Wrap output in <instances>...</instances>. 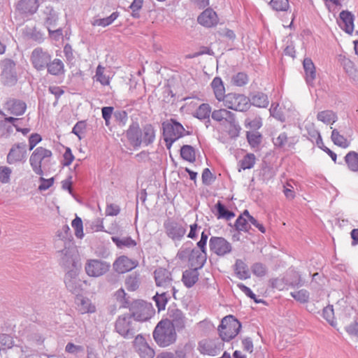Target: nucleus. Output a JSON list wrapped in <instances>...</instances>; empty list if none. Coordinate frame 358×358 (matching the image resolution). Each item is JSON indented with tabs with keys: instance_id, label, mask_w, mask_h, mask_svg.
Instances as JSON below:
<instances>
[{
	"instance_id": "nucleus-20",
	"label": "nucleus",
	"mask_w": 358,
	"mask_h": 358,
	"mask_svg": "<svg viewBox=\"0 0 358 358\" xmlns=\"http://www.w3.org/2000/svg\"><path fill=\"white\" fill-rule=\"evenodd\" d=\"M38 6V0H20L16 6V9L20 14L28 15L35 13Z\"/></svg>"
},
{
	"instance_id": "nucleus-51",
	"label": "nucleus",
	"mask_w": 358,
	"mask_h": 358,
	"mask_svg": "<svg viewBox=\"0 0 358 358\" xmlns=\"http://www.w3.org/2000/svg\"><path fill=\"white\" fill-rule=\"evenodd\" d=\"M104 69V67L99 65L96 68L94 77L96 78V80L99 81L101 85H108L110 84V78L109 76L103 73Z\"/></svg>"
},
{
	"instance_id": "nucleus-26",
	"label": "nucleus",
	"mask_w": 358,
	"mask_h": 358,
	"mask_svg": "<svg viewBox=\"0 0 358 358\" xmlns=\"http://www.w3.org/2000/svg\"><path fill=\"white\" fill-rule=\"evenodd\" d=\"M248 99H250V106L253 105L259 108H266L269 104L267 95L261 92L251 93Z\"/></svg>"
},
{
	"instance_id": "nucleus-12",
	"label": "nucleus",
	"mask_w": 358,
	"mask_h": 358,
	"mask_svg": "<svg viewBox=\"0 0 358 358\" xmlns=\"http://www.w3.org/2000/svg\"><path fill=\"white\" fill-rule=\"evenodd\" d=\"M27 157V144L17 143L12 145L6 157L9 164L24 162Z\"/></svg>"
},
{
	"instance_id": "nucleus-52",
	"label": "nucleus",
	"mask_w": 358,
	"mask_h": 358,
	"mask_svg": "<svg viewBox=\"0 0 358 358\" xmlns=\"http://www.w3.org/2000/svg\"><path fill=\"white\" fill-rule=\"evenodd\" d=\"M291 296L297 301L305 303L309 300V292L306 289L291 292Z\"/></svg>"
},
{
	"instance_id": "nucleus-13",
	"label": "nucleus",
	"mask_w": 358,
	"mask_h": 358,
	"mask_svg": "<svg viewBox=\"0 0 358 358\" xmlns=\"http://www.w3.org/2000/svg\"><path fill=\"white\" fill-rule=\"evenodd\" d=\"M110 268V264L98 259L88 260L85 265V271L88 275L99 277L106 273Z\"/></svg>"
},
{
	"instance_id": "nucleus-15",
	"label": "nucleus",
	"mask_w": 358,
	"mask_h": 358,
	"mask_svg": "<svg viewBox=\"0 0 358 358\" xmlns=\"http://www.w3.org/2000/svg\"><path fill=\"white\" fill-rule=\"evenodd\" d=\"M134 348L135 351L142 358H153L155 356L154 350L149 346L146 342L145 338L141 335L138 334L135 336L133 342Z\"/></svg>"
},
{
	"instance_id": "nucleus-23",
	"label": "nucleus",
	"mask_w": 358,
	"mask_h": 358,
	"mask_svg": "<svg viewBox=\"0 0 358 358\" xmlns=\"http://www.w3.org/2000/svg\"><path fill=\"white\" fill-rule=\"evenodd\" d=\"M170 323L173 329L180 331L185 327V317L182 312L178 309H172L169 311Z\"/></svg>"
},
{
	"instance_id": "nucleus-54",
	"label": "nucleus",
	"mask_w": 358,
	"mask_h": 358,
	"mask_svg": "<svg viewBox=\"0 0 358 358\" xmlns=\"http://www.w3.org/2000/svg\"><path fill=\"white\" fill-rule=\"evenodd\" d=\"M247 139L251 146L256 147L261 143L262 135L257 131H248Z\"/></svg>"
},
{
	"instance_id": "nucleus-33",
	"label": "nucleus",
	"mask_w": 358,
	"mask_h": 358,
	"mask_svg": "<svg viewBox=\"0 0 358 358\" xmlns=\"http://www.w3.org/2000/svg\"><path fill=\"white\" fill-rule=\"evenodd\" d=\"M234 270L236 275L241 280L248 279L250 277L247 264L241 259L236 261Z\"/></svg>"
},
{
	"instance_id": "nucleus-2",
	"label": "nucleus",
	"mask_w": 358,
	"mask_h": 358,
	"mask_svg": "<svg viewBox=\"0 0 358 358\" xmlns=\"http://www.w3.org/2000/svg\"><path fill=\"white\" fill-rule=\"evenodd\" d=\"M138 330L136 322L129 314L120 315L115 322V331L125 339L133 338Z\"/></svg>"
},
{
	"instance_id": "nucleus-10",
	"label": "nucleus",
	"mask_w": 358,
	"mask_h": 358,
	"mask_svg": "<svg viewBox=\"0 0 358 358\" xmlns=\"http://www.w3.org/2000/svg\"><path fill=\"white\" fill-rule=\"evenodd\" d=\"M210 250L217 256L223 257L232 250L231 244L223 237L212 236L209 240Z\"/></svg>"
},
{
	"instance_id": "nucleus-27",
	"label": "nucleus",
	"mask_w": 358,
	"mask_h": 358,
	"mask_svg": "<svg viewBox=\"0 0 358 358\" xmlns=\"http://www.w3.org/2000/svg\"><path fill=\"white\" fill-rule=\"evenodd\" d=\"M303 66L306 73V80L308 85H311L316 78L315 66L310 58H305Z\"/></svg>"
},
{
	"instance_id": "nucleus-39",
	"label": "nucleus",
	"mask_w": 358,
	"mask_h": 358,
	"mask_svg": "<svg viewBox=\"0 0 358 358\" xmlns=\"http://www.w3.org/2000/svg\"><path fill=\"white\" fill-rule=\"evenodd\" d=\"M345 162L350 171H358V153L355 151L348 152L345 157Z\"/></svg>"
},
{
	"instance_id": "nucleus-17",
	"label": "nucleus",
	"mask_w": 358,
	"mask_h": 358,
	"mask_svg": "<svg viewBox=\"0 0 358 358\" xmlns=\"http://www.w3.org/2000/svg\"><path fill=\"white\" fill-rule=\"evenodd\" d=\"M167 236L173 241H180L186 233V228L175 221H168L164 223Z\"/></svg>"
},
{
	"instance_id": "nucleus-49",
	"label": "nucleus",
	"mask_w": 358,
	"mask_h": 358,
	"mask_svg": "<svg viewBox=\"0 0 358 358\" xmlns=\"http://www.w3.org/2000/svg\"><path fill=\"white\" fill-rule=\"evenodd\" d=\"M285 280V284L287 285L292 287L301 285V276L297 272L291 271L289 274H287Z\"/></svg>"
},
{
	"instance_id": "nucleus-56",
	"label": "nucleus",
	"mask_w": 358,
	"mask_h": 358,
	"mask_svg": "<svg viewBox=\"0 0 358 358\" xmlns=\"http://www.w3.org/2000/svg\"><path fill=\"white\" fill-rule=\"evenodd\" d=\"M234 226L237 231H248L250 228L248 220L243 217V215L238 216Z\"/></svg>"
},
{
	"instance_id": "nucleus-46",
	"label": "nucleus",
	"mask_w": 358,
	"mask_h": 358,
	"mask_svg": "<svg viewBox=\"0 0 358 358\" xmlns=\"http://www.w3.org/2000/svg\"><path fill=\"white\" fill-rule=\"evenodd\" d=\"M119 15L117 12L113 13L110 16L102 18V19H96L92 22V25L94 26H101L106 27L110 24H112L114 20H115Z\"/></svg>"
},
{
	"instance_id": "nucleus-55",
	"label": "nucleus",
	"mask_w": 358,
	"mask_h": 358,
	"mask_svg": "<svg viewBox=\"0 0 358 358\" xmlns=\"http://www.w3.org/2000/svg\"><path fill=\"white\" fill-rule=\"evenodd\" d=\"M270 5L276 11H285L289 8L288 0H271Z\"/></svg>"
},
{
	"instance_id": "nucleus-40",
	"label": "nucleus",
	"mask_w": 358,
	"mask_h": 358,
	"mask_svg": "<svg viewBox=\"0 0 358 358\" xmlns=\"http://www.w3.org/2000/svg\"><path fill=\"white\" fill-rule=\"evenodd\" d=\"M317 118L318 120L325 124H332L338 119L336 114L330 110H323L318 113Z\"/></svg>"
},
{
	"instance_id": "nucleus-35",
	"label": "nucleus",
	"mask_w": 358,
	"mask_h": 358,
	"mask_svg": "<svg viewBox=\"0 0 358 358\" xmlns=\"http://www.w3.org/2000/svg\"><path fill=\"white\" fill-rule=\"evenodd\" d=\"M215 208L217 211L216 215L218 219L224 218L227 220H229L235 216L234 213L229 210L220 201H218L215 204Z\"/></svg>"
},
{
	"instance_id": "nucleus-18",
	"label": "nucleus",
	"mask_w": 358,
	"mask_h": 358,
	"mask_svg": "<svg viewBox=\"0 0 358 358\" xmlns=\"http://www.w3.org/2000/svg\"><path fill=\"white\" fill-rule=\"evenodd\" d=\"M126 136L129 142L134 148H136L141 146L142 131L139 127L138 123L132 122L127 131Z\"/></svg>"
},
{
	"instance_id": "nucleus-64",
	"label": "nucleus",
	"mask_w": 358,
	"mask_h": 358,
	"mask_svg": "<svg viewBox=\"0 0 358 358\" xmlns=\"http://www.w3.org/2000/svg\"><path fill=\"white\" fill-rule=\"evenodd\" d=\"M202 182L205 185H210L215 180L213 174L209 169H204L201 176Z\"/></svg>"
},
{
	"instance_id": "nucleus-29",
	"label": "nucleus",
	"mask_w": 358,
	"mask_h": 358,
	"mask_svg": "<svg viewBox=\"0 0 358 358\" xmlns=\"http://www.w3.org/2000/svg\"><path fill=\"white\" fill-rule=\"evenodd\" d=\"M199 280L198 270L190 268L185 270L182 273V281L188 287H192Z\"/></svg>"
},
{
	"instance_id": "nucleus-25",
	"label": "nucleus",
	"mask_w": 358,
	"mask_h": 358,
	"mask_svg": "<svg viewBox=\"0 0 358 358\" xmlns=\"http://www.w3.org/2000/svg\"><path fill=\"white\" fill-rule=\"evenodd\" d=\"M6 106L9 113L15 116L23 115L27 109L25 102L15 99L7 101Z\"/></svg>"
},
{
	"instance_id": "nucleus-57",
	"label": "nucleus",
	"mask_w": 358,
	"mask_h": 358,
	"mask_svg": "<svg viewBox=\"0 0 358 358\" xmlns=\"http://www.w3.org/2000/svg\"><path fill=\"white\" fill-rule=\"evenodd\" d=\"M192 245V243L190 241L187 242L185 244H184L182 248L178 250L177 253V257L183 260L186 259L187 257H189V255L191 252V246Z\"/></svg>"
},
{
	"instance_id": "nucleus-19",
	"label": "nucleus",
	"mask_w": 358,
	"mask_h": 358,
	"mask_svg": "<svg viewBox=\"0 0 358 358\" xmlns=\"http://www.w3.org/2000/svg\"><path fill=\"white\" fill-rule=\"evenodd\" d=\"M197 21L202 26L209 28L218 23V17L212 8H207L199 15Z\"/></svg>"
},
{
	"instance_id": "nucleus-22",
	"label": "nucleus",
	"mask_w": 358,
	"mask_h": 358,
	"mask_svg": "<svg viewBox=\"0 0 358 358\" xmlns=\"http://www.w3.org/2000/svg\"><path fill=\"white\" fill-rule=\"evenodd\" d=\"M339 25L346 33L351 34L354 30V15L348 10H343L339 15Z\"/></svg>"
},
{
	"instance_id": "nucleus-48",
	"label": "nucleus",
	"mask_w": 358,
	"mask_h": 358,
	"mask_svg": "<svg viewBox=\"0 0 358 358\" xmlns=\"http://www.w3.org/2000/svg\"><path fill=\"white\" fill-rule=\"evenodd\" d=\"M115 299L120 302V307L128 308L131 304L129 300V297H127V294L123 289H120L114 294Z\"/></svg>"
},
{
	"instance_id": "nucleus-24",
	"label": "nucleus",
	"mask_w": 358,
	"mask_h": 358,
	"mask_svg": "<svg viewBox=\"0 0 358 358\" xmlns=\"http://www.w3.org/2000/svg\"><path fill=\"white\" fill-rule=\"evenodd\" d=\"M135 266V262L125 256L120 257L113 264L114 269L119 273L129 271Z\"/></svg>"
},
{
	"instance_id": "nucleus-34",
	"label": "nucleus",
	"mask_w": 358,
	"mask_h": 358,
	"mask_svg": "<svg viewBox=\"0 0 358 358\" xmlns=\"http://www.w3.org/2000/svg\"><path fill=\"white\" fill-rule=\"evenodd\" d=\"M170 298L171 293H169V290L162 292L161 293L157 292L155 296H153V299L159 311L165 309L166 305Z\"/></svg>"
},
{
	"instance_id": "nucleus-5",
	"label": "nucleus",
	"mask_w": 358,
	"mask_h": 358,
	"mask_svg": "<svg viewBox=\"0 0 358 358\" xmlns=\"http://www.w3.org/2000/svg\"><path fill=\"white\" fill-rule=\"evenodd\" d=\"M128 313L136 322H145L151 318L154 313L150 303L143 300H136L129 306Z\"/></svg>"
},
{
	"instance_id": "nucleus-58",
	"label": "nucleus",
	"mask_w": 358,
	"mask_h": 358,
	"mask_svg": "<svg viewBox=\"0 0 358 358\" xmlns=\"http://www.w3.org/2000/svg\"><path fill=\"white\" fill-rule=\"evenodd\" d=\"M333 306H328L324 308L322 311L323 317L331 325L335 326Z\"/></svg>"
},
{
	"instance_id": "nucleus-38",
	"label": "nucleus",
	"mask_w": 358,
	"mask_h": 358,
	"mask_svg": "<svg viewBox=\"0 0 358 358\" xmlns=\"http://www.w3.org/2000/svg\"><path fill=\"white\" fill-rule=\"evenodd\" d=\"M180 156L184 160L193 163L196 160L195 150L191 145H184L180 148Z\"/></svg>"
},
{
	"instance_id": "nucleus-61",
	"label": "nucleus",
	"mask_w": 358,
	"mask_h": 358,
	"mask_svg": "<svg viewBox=\"0 0 358 358\" xmlns=\"http://www.w3.org/2000/svg\"><path fill=\"white\" fill-rule=\"evenodd\" d=\"M238 287L240 288V289L243 293L245 294L246 296H248L250 299H253L256 303H264V300L257 299L256 297V295L252 292V290L249 287H248L245 285L240 283V284H238Z\"/></svg>"
},
{
	"instance_id": "nucleus-44",
	"label": "nucleus",
	"mask_w": 358,
	"mask_h": 358,
	"mask_svg": "<svg viewBox=\"0 0 358 358\" xmlns=\"http://www.w3.org/2000/svg\"><path fill=\"white\" fill-rule=\"evenodd\" d=\"M313 136H317L316 138V145L321 148L322 150H324L326 153H327L331 159L336 162L337 155L336 153H334L333 151H331L329 148L326 147L322 141V138L321 137V135L319 131H315Z\"/></svg>"
},
{
	"instance_id": "nucleus-1",
	"label": "nucleus",
	"mask_w": 358,
	"mask_h": 358,
	"mask_svg": "<svg viewBox=\"0 0 358 358\" xmlns=\"http://www.w3.org/2000/svg\"><path fill=\"white\" fill-rule=\"evenodd\" d=\"M152 336L157 344L162 348L175 343L177 336L169 320L160 321L155 328Z\"/></svg>"
},
{
	"instance_id": "nucleus-50",
	"label": "nucleus",
	"mask_w": 358,
	"mask_h": 358,
	"mask_svg": "<svg viewBox=\"0 0 358 358\" xmlns=\"http://www.w3.org/2000/svg\"><path fill=\"white\" fill-rule=\"evenodd\" d=\"M79 310L81 313H94L96 310L95 306H93L90 301L87 298H83L78 303Z\"/></svg>"
},
{
	"instance_id": "nucleus-9",
	"label": "nucleus",
	"mask_w": 358,
	"mask_h": 358,
	"mask_svg": "<svg viewBox=\"0 0 358 358\" xmlns=\"http://www.w3.org/2000/svg\"><path fill=\"white\" fill-rule=\"evenodd\" d=\"M154 277L156 285L164 289H170L171 293L176 299V289L172 285L173 278L171 272L166 268L159 267L155 271Z\"/></svg>"
},
{
	"instance_id": "nucleus-14",
	"label": "nucleus",
	"mask_w": 358,
	"mask_h": 358,
	"mask_svg": "<svg viewBox=\"0 0 358 358\" xmlns=\"http://www.w3.org/2000/svg\"><path fill=\"white\" fill-rule=\"evenodd\" d=\"M223 346V343L217 340L204 339L199 343V350L203 355H217Z\"/></svg>"
},
{
	"instance_id": "nucleus-53",
	"label": "nucleus",
	"mask_w": 358,
	"mask_h": 358,
	"mask_svg": "<svg viewBox=\"0 0 358 358\" xmlns=\"http://www.w3.org/2000/svg\"><path fill=\"white\" fill-rule=\"evenodd\" d=\"M72 227L75 230V235L77 238H81L83 236V221L80 217L76 216L71 222Z\"/></svg>"
},
{
	"instance_id": "nucleus-62",
	"label": "nucleus",
	"mask_w": 358,
	"mask_h": 358,
	"mask_svg": "<svg viewBox=\"0 0 358 358\" xmlns=\"http://www.w3.org/2000/svg\"><path fill=\"white\" fill-rule=\"evenodd\" d=\"M13 346L12 338L6 334H0V350L11 348Z\"/></svg>"
},
{
	"instance_id": "nucleus-42",
	"label": "nucleus",
	"mask_w": 358,
	"mask_h": 358,
	"mask_svg": "<svg viewBox=\"0 0 358 358\" xmlns=\"http://www.w3.org/2000/svg\"><path fill=\"white\" fill-rule=\"evenodd\" d=\"M111 239L119 248L124 247L132 248L136 245V241L131 237L119 238L117 236H113Z\"/></svg>"
},
{
	"instance_id": "nucleus-41",
	"label": "nucleus",
	"mask_w": 358,
	"mask_h": 358,
	"mask_svg": "<svg viewBox=\"0 0 358 358\" xmlns=\"http://www.w3.org/2000/svg\"><path fill=\"white\" fill-rule=\"evenodd\" d=\"M255 164V156L254 154L250 153L244 156V157L238 162V171L241 170L252 169Z\"/></svg>"
},
{
	"instance_id": "nucleus-8",
	"label": "nucleus",
	"mask_w": 358,
	"mask_h": 358,
	"mask_svg": "<svg viewBox=\"0 0 358 358\" xmlns=\"http://www.w3.org/2000/svg\"><path fill=\"white\" fill-rule=\"evenodd\" d=\"M52 156V152L43 147H38L34 150L29 158L30 165L34 172L39 176L43 174L41 169L42 162L46 158H50Z\"/></svg>"
},
{
	"instance_id": "nucleus-28",
	"label": "nucleus",
	"mask_w": 358,
	"mask_h": 358,
	"mask_svg": "<svg viewBox=\"0 0 358 358\" xmlns=\"http://www.w3.org/2000/svg\"><path fill=\"white\" fill-rule=\"evenodd\" d=\"M60 264L66 272L69 270H80L81 268V264L79 260L67 255L66 252H65L64 256L62 257Z\"/></svg>"
},
{
	"instance_id": "nucleus-6",
	"label": "nucleus",
	"mask_w": 358,
	"mask_h": 358,
	"mask_svg": "<svg viewBox=\"0 0 358 358\" xmlns=\"http://www.w3.org/2000/svg\"><path fill=\"white\" fill-rule=\"evenodd\" d=\"M223 101L227 108L236 111L245 112L250 107L248 97L241 94L229 93L225 96Z\"/></svg>"
},
{
	"instance_id": "nucleus-21",
	"label": "nucleus",
	"mask_w": 358,
	"mask_h": 358,
	"mask_svg": "<svg viewBox=\"0 0 358 358\" xmlns=\"http://www.w3.org/2000/svg\"><path fill=\"white\" fill-rule=\"evenodd\" d=\"M206 261V252L203 253L201 250L193 248L191 250L189 262L191 267L196 270L201 268Z\"/></svg>"
},
{
	"instance_id": "nucleus-7",
	"label": "nucleus",
	"mask_w": 358,
	"mask_h": 358,
	"mask_svg": "<svg viewBox=\"0 0 358 358\" xmlns=\"http://www.w3.org/2000/svg\"><path fill=\"white\" fill-rule=\"evenodd\" d=\"M51 59V54L41 47L34 48L30 55V62L37 71L45 69Z\"/></svg>"
},
{
	"instance_id": "nucleus-59",
	"label": "nucleus",
	"mask_w": 358,
	"mask_h": 358,
	"mask_svg": "<svg viewBox=\"0 0 358 358\" xmlns=\"http://www.w3.org/2000/svg\"><path fill=\"white\" fill-rule=\"evenodd\" d=\"M279 104L278 103H272L271 108L269 109L270 115L271 116L273 117L278 120H280L281 122L285 121V117L280 110V108H278Z\"/></svg>"
},
{
	"instance_id": "nucleus-63",
	"label": "nucleus",
	"mask_w": 358,
	"mask_h": 358,
	"mask_svg": "<svg viewBox=\"0 0 358 358\" xmlns=\"http://www.w3.org/2000/svg\"><path fill=\"white\" fill-rule=\"evenodd\" d=\"M252 271L254 275L259 277H262L266 275V267L263 264L257 262L252 266Z\"/></svg>"
},
{
	"instance_id": "nucleus-30",
	"label": "nucleus",
	"mask_w": 358,
	"mask_h": 358,
	"mask_svg": "<svg viewBox=\"0 0 358 358\" xmlns=\"http://www.w3.org/2000/svg\"><path fill=\"white\" fill-rule=\"evenodd\" d=\"M142 136H141V144L148 145L153 143L155 134L153 127L151 124H146L143 127Z\"/></svg>"
},
{
	"instance_id": "nucleus-37",
	"label": "nucleus",
	"mask_w": 358,
	"mask_h": 358,
	"mask_svg": "<svg viewBox=\"0 0 358 358\" xmlns=\"http://www.w3.org/2000/svg\"><path fill=\"white\" fill-rule=\"evenodd\" d=\"M44 14L46 15L45 18V24L48 27H54L57 21V15L52 7L47 6L44 11Z\"/></svg>"
},
{
	"instance_id": "nucleus-3",
	"label": "nucleus",
	"mask_w": 358,
	"mask_h": 358,
	"mask_svg": "<svg viewBox=\"0 0 358 358\" xmlns=\"http://www.w3.org/2000/svg\"><path fill=\"white\" fill-rule=\"evenodd\" d=\"M241 329V322L233 315H229L222 320L218 331L223 341H229L238 335Z\"/></svg>"
},
{
	"instance_id": "nucleus-43",
	"label": "nucleus",
	"mask_w": 358,
	"mask_h": 358,
	"mask_svg": "<svg viewBox=\"0 0 358 358\" xmlns=\"http://www.w3.org/2000/svg\"><path fill=\"white\" fill-rule=\"evenodd\" d=\"M331 138L335 145L341 148H346L350 145V143L348 141L347 138L341 135L336 129L332 130Z\"/></svg>"
},
{
	"instance_id": "nucleus-45",
	"label": "nucleus",
	"mask_w": 358,
	"mask_h": 358,
	"mask_svg": "<svg viewBox=\"0 0 358 358\" xmlns=\"http://www.w3.org/2000/svg\"><path fill=\"white\" fill-rule=\"evenodd\" d=\"M140 280L139 275L136 273H132L127 276L125 285L127 289L131 291H135L139 287Z\"/></svg>"
},
{
	"instance_id": "nucleus-31",
	"label": "nucleus",
	"mask_w": 358,
	"mask_h": 358,
	"mask_svg": "<svg viewBox=\"0 0 358 358\" xmlns=\"http://www.w3.org/2000/svg\"><path fill=\"white\" fill-rule=\"evenodd\" d=\"M48 72L53 76H59L64 73V66L59 59H54L48 62L46 67Z\"/></svg>"
},
{
	"instance_id": "nucleus-4",
	"label": "nucleus",
	"mask_w": 358,
	"mask_h": 358,
	"mask_svg": "<svg viewBox=\"0 0 358 358\" xmlns=\"http://www.w3.org/2000/svg\"><path fill=\"white\" fill-rule=\"evenodd\" d=\"M163 136L166 147L170 149L172 144L183 136L185 131L183 126L174 119L162 123Z\"/></svg>"
},
{
	"instance_id": "nucleus-32",
	"label": "nucleus",
	"mask_w": 358,
	"mask_h": 358,
	"mask_svg": "<svg viewBox=\"0 0 358 358\" xmlns=\"http://www.w3.org/2000/svg\"><path fill=\"white\" fill-rule=\"evenodd\" d=\"M211 87L216 99L219 101L224 100L226 95H224L225 89L222 79L220 77H215L211 83Z\"/></svg>"
},
{
	"instance_id": "nucleus-47",
	"label": "nucleus",
	"mask_w": 358,
	"mask_h": 358,
	"mask_svg": "<svg viewBox=\"0 0 358 358\" xmlns=\"http://www.w3.org/2000/svg\"><path fill=\"white\" fill-rule=\"evenodd\" d=\"M248 76L245 73L239 72L231 77V83L238 87H243L248 83Z\"/></svg>"
},
{
	"instance_id": "nucleus-60",
	"label": "nucleus",
	"mask_w": 358,
	"mask_h": 358,
	"mask_svg": "<svg viewBox=\"0 0 358 358\" xmlns=\"http://www.w3.org/2000/svg\"><path fill=\"white\" fill-rule=\"evenodd\" d=\"M114 117L119 126H124L128 120V115L124 110H117L114 113Z\"/></svg>"
},
{
	"instance_id": "nucleus-36",
	"label": "nucleus",
	"mask_w": 358,
	"mask_h": 358,
	"mask_svg": "<svg viewBox=\"0 0 358 358\" xmlns=\"http://www.w3.org/2000/svg\"><path fill=\"white\" fill-rule=\"evenodd\" d=\"M211 108L208 103L201 104L195 112L194 117L199 120H206V123H210V114Z\"/></svg>"
},
{
	"instance_id": "nucleus-11",
	"label": "nucleus",
	"mask_w": 358,
	"mask_h": 358,
	"mask_svg": "<svg viewBox=\"0 0 358 358\" xmlns=\"http://www.w3.org/2000/svg\"><path fill=\"white\" fill-rule=\"evenodd\" d=\"M80 270H69L64 276V283L66 289L72 294L79 295L83 290V283L78 278Z\"/></svg>"
},
{
	"instance_id": "nucleus-16",
	"label": "nucleus",
	"mask_w": 358,
	"mask_h": 358,
	"mask_svg": "<svg viewBox=\"0 0 358 358\" xmlns=\"http://www.w3.org/2000/svg\"><path fill=\"white\" fill-rule=\"evenodd\" d=\"M2 77L5 79V83L8 85H13L17 80L15 71V63L12 59H5L2 62Z\"/></svg>"
}]
</instances>
